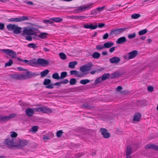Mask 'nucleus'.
Wrapping results in <instances>:
<instances>
[{"instance_id": "obj_42", "label": "nucleus", "mask_w": 158, "mask_h": 158, "mask_svg": "<svg viewBox=\"0 0 158 158\" xmlns=\"http://www.w3.org/2000/svg\"><path fill=\"white\" fill-rule=\"evenodd\" d=\"M39 127L37 126H35L32 127L31 129L30 130V131H32L35 133L38 130Z\"/></svg>"}, {"instance_id": "obj_53", "label": "nucleus", "mask_w": 158, "mask_h": 158, "mask_svg": "<svg viewBox=\"0 0 158 158\" xmlns=\"http://www.w3.org/2000/svg\"><path fill=\"white\" fill-rule=\"evenodd\" d=\"M135 33H134L128 35V36L129 38L131 39L134 38L135 37Z\"/></svg>"}, {"instance_id": "obj_52", "label": "nucleus", "mask_w": 158, "mask_h": 158, "mask_svg": "<svg viewBox=\"0 0 158 158\" xmlns=\"http://www.w3.org/2000/svg\"><path fill=\"white\" fill-rule=\"evenodd\" d=\"M138 102L139 103V104L141 105H145L146 103V101L145 100H141L138 101Z\"/></svg>"}, {"instance_id": "obj_24", "label": "nucleus", "mask_w": 158, "mask_h": 158, "mask_svg": "<svg viewBox=\"0 0 158 158\" xmlns=\"http://www.w3.org/2000/svg\"><path fill=\"white\" fill-rule=\"evenodd\" d=\"M132 153L131 147L130 145L128 146L126 148V156H130Z\"/></svg>"}, {"instance_id": "obj_12", "label": "nucleus", "mask_w": 158, "mask_h": 158, "mask_svg": "<svg viewBox=\"0 0 158 158\" xmlns=\"http://www.w3.org/2000/svg\"><path fill=\"white\" fill-rule=\"evenodd\" d=\"M93 4L91 3L86 6H81L75 10V13H78L81 11H85L86 10H89L92 7Z\"/></svg>"}, {"instance_id": "obj_26", "label": "nucleus", "mask_w": 158, "mask_h": 158, "mask_svg": "<svg viewBox=\"0 0 158 158\" xmlns=\"http://www.w3.org/2000/svg\"><path fill=\"white\" fill-rule=\"evenodd\" d=\"M114 45V43L112 42H107L104 44V48H109Z\"/></svg>"}, {"instance_id": "obj_45", "label": "nucleus", "mask_w": 158, "mask_h": 158, "mask_svg": "<svg viewBox=\"0 0 158 158\" xmlns=\"http://www.w3.org/2000/svg\"><path fill=\"white\" fill-rule=\"evenodd\" d=\"M82 107L84 109L89 110L91 108V107L87 103H85L83 104Z\"/></svg>"}, {"instance_id": "obj_29", "label": "nucleus", "mask_w": 158, "mask_h": 158, "mask_svg": "<svg viewBox=\"0 0 158 158\" xmlns=\"http://www.w3.org/2000/svg\"><path fill=\"white\" fill-rule=\"evenodd\" d=\"M101 54L98 52H94L92 55V57L94 59H98L100 57Z\"/></svg>"}, {"instance_id": "obj_20", "label": "nucleus", "mask_w": 158, "mask_h": 158, "mask_svg": "<svg viewBox=\"0 0 158 158\" xmlns=\"http://www.w3.org/2000/svg\"><path fill=\"white\" fill-rule=\"evenodd\" d=\"M29 61V63H27V64L30 66H35L36 65L38 64V63H37L38 60L36 61L35 58H34L32 60H30Z\"/></svg>"}, {"instance_id": "obj_37", "label": "nucleus", "mask_w": 158, "mask_h": 158, "mask_svg": "<svg viewBox=\"0 0 158 158\" xmlns=\"http://www.w3.org/2000/svg\"><path fill=\"white\" fill-rule=\"evenodd\" d=\"M53 78L55 79L59 80H60V77L59 74L58 73H53L52 76Z\"/></svg>"}, {"instance_id": "obj_21", "label": "nucleus", "mask_w": 158, "mask_h": 158, "mask_svg": "<svg viewBox=\"0 0 158 158\" xmlns=\"http://www.w3.org/2000/svg\"><path fill=\"white\" fill-rule=\"evenodd\" d=\"M141 114L139 112L136 113L134 116L133 120L139 122L140 121V119L141 118Z\"/></svg>"}, {"instance_id": "obj_55", "label": "nucleus", "mask_w": 158, "mask_h": 158, "mask_svg": "<svg viewBox=\"0 0 158 158\" xmlns=\"http://www.w3.org/2000/svg\"><path fill=\"white\" fill-rule=\"evenodd\" d=\"M18 70L19 71H26V72H30L29 71H28V70L27 69H24L21 67H18L17 68Z\"/></svg>"}, {"instance_id": "obj_36", "label": "nucleus", "mask_w": 158, "mask_h": 158, "mask_svg": "<svg viewBox=\"0 0 158 158\" xmlns=\"http://www.w3.org/2000/svg\"><path fill=\"white\" fill-rule=\"evenodd\" d=\"M27 46L29 48H32L34 49H35L38 47L36 44L33 43L29 44L27 45Z\"/></svg>"}, {"instance_id": "obj_15", "label": "nucleus", "mask_w": 158, "mask_h": 158, "mask_svg": "<svg viewBox=\"0 0 158 158\" xmlns=\"http://www.w3.org/2000/svg\"><path fill=\"white\" fill-rule=\"evenodd\" d=\"M138 53V52L137 50H135L130 52L128 53L129 55L128 59L129 60L135 58L136 56Z\"/></svg>"}, {"instance_id": "obj_1", "label": "nucleus", "mask_w": 158, "mask_h": 158, "mask_svg": "<svg viewBox=\"0 0 158 158\" xmlns=\"http://www.w3.org/2000/svg\"><path fill=\"white\" fill-rule=\"evenodd\" d=\"M38 30L37 28H35L33 27H24L23 28V33L22 34V35L23 36H24L25 35H28L25 36V39L28 41H31L32 40V37L31 35L36 36L37 32L36 31Z\"/></svg>"}, {"instance_id": "obj_32", "label": "nucleus", "mask_w": 158, "mask_h": 158, "mask_svg": "<svg viewBox=\"0 0 158 158\" xmlns=\"http://www.w3.org/2000/svg\"><path fill=\"white\" fill-rule=\"evenodd\" d=\"M9 120L8 116H0V122H5Z\"/></svg>"}, {"instance_id": "obj_63", "label": "nucleus", "mask_w": 158, "mask_h": 158, "mask_svg": "<svg viewBox=\"0 0 158 158\" xmlns=\"http://www.w3.org/2000/svg\"><path fill=\"white\" fill-rule=\"evenodd\" d=\"M105 8V6H103L102 7H99L97 8V9L98 11H102L103 9H104Z\"/></svg>"}, {"instance_id": "obj_11", "label": "nucleus", "mask_w": 158, "mask_h": 158, "mask_svg": "<svg viewBox=\"0 0 158 158\" xmlns=\"http://www.w3.org/2000/svg\"><path fill=\"white\" fill-rule=\"evenodd\" d=\"M127 29V28H123L112 30L110 33V35L111 36L113 34L115 35H118Z\"/></svg>"}, {"instance_id": "obj_56", "label": "nucleus", "mask_w": 158, "mask_h": 158, "mask_svg": "<svg viewBox=\"0 0 158 158\" xmlns=\"http://www.w3.org/2000/svg\"><path fill=\"white\" fill-rule=\"evenodd\" d=\"M84 155L83 153H79L77 154H76L75 155V158H79L81 156Z\"/></svg>"}, {"instance_id": "obj_59", "label": "nucleus", "mask_w": 158, "mask_h": 158, "mask_svg": "<svg viewBox=\"0 0 158 158\" xmlns=\"http://www.w3.org/2000/svg\"><path fill=\"white\" fill-rule=\"evenodd\" d=\"M61 84H65L68 83L69 82V81L68 79H65L61 81Z\"/></svg>"}, {"instance_id": "obj_14", "label": "nucleus", "mask_w": 158, "mask_h": 158, "mask_svg": "<svg viewBox=\"0 0 158 158\" xmlns=\"http://www.w3.org/2000/svg\"><path fill=\"white\" fill-rule=\"evenodd\" d=\"M38 64L43 66H45L49 64V61L43 59L39 58L38 59Z\"/></svg>"}, {"instance_id": "obj_64", "label": "nucleus", "mask_w": 158, "mask_h": 158, "mask_svg": "<svg viewBox=\"0 0 158 158\" xmlns=\"http://www.w3.org/2000/svg\"><path fill=\"white\" fill-rule=\"evenodd\" d=\"M5 27V25L3 23H0V30H3Z\"/></svg>"}, {"instance_id": "obj_7", "label": "nucleus", "mask_w": 158, "mask_h": 158, "mask_svg": "<svg viewBox=\"0 0 158 158\" xmlns=\"http://www.w3.org/2000/svg\"><path fill=\"white\" fill-rule=\"evenodd\" d=\"M93 66V63L90 62L81 66L80 69L81 72H84L91 70Z\"/></svg>"}, {"instance_id": "obj_25", "label": "nucleus", "mask_w": 158, "mask_h": 158, "mask_svg": "<svg viewBox=\"0 0 158 158\" xmlns=\"http://www.w3.org/2000/svg\"><path fill=\"white\" fill-rule=\"evenodd\" d=\"M16 25L10 24L7 25V28L9 31H14Z\"/></svg>"}, {"instance_id": "obj_33", "label": "nucleus", "mask_w": 158, "mask_h": 158, "mask_svg": "<svg viewBox=\"0 0 158 158\" xmlns=\"http://www.w3.org/2000/svg\"><path fill=\"white\" fill-rule=\"evenodd\" d=\"M67 73L66 72H63L61 73L60 76V80L64 79L67 76Z\"/></svg>"}, {"instance_id": "obj_61", "label": "nucleus", "mask_w": 158, "mask_h": 158, "mask_svg": "<svg viewBox=\"0 0 158 158\" xmlns=\"http://www.w3.org/2000/svg\"><path fill=\"white\" fill-rule=\"evenodd\" d=\"M154 87L152 86H149L148 87V90L149 91L152 92L153 90Z\"/></svg>"}, {"instance_id": "obj_31", "label": "nucleus", "mask_w": 158, "mask_h": 158, "mask_svg": "<svg viewBox=\"0 0 158 158\" xmlns=\"http://www.w3.org/2000/svg\"><path fill=\"white\" fill-rule=\"evenodd\" d=\"M48 35V34L45 32H41V33L38 37H39L41 39H44L46 38L47 36Z\"/></svg>"}, {"instance_id": "obj_3", "label": "nucleus", "mask_w": 158, "mask_h": 158, "mask_svg": "<svg viewBox=\"0 0 158 158\" xmlns=\"http://www.w3.org/2000/svg\"><path fill=\"white\" fill-rule=\"evenodd\" d=\"M105 24L103 23H98V25L97 23H95L93 25L92 23L89 24H85L82 27L86 29H90L92 30H94L97 28L98 27L99 28H102L105 27Z\"/></svg>"}, {"instance_id": "obj_8", "label": "nucleus", "mask_w": 158, "mask_h": 158, "mask_svg": "<svg viewBox=\"0 0 158 158\" xmlns=\"http://www.w3.org/2000/svg\"><path fill=\"white\" fill-rule=\"evenodd\" d=\"M28 19L29 18L27 16H24L19 18H15L10 19H8V21L10 22H22L23 21L28 20Z\"/></svg>"}, {"instance_id": "obj_57", "label": "nucleus", "mask_w": 158, "mask_h": 158, "mask_svg": "<svg viewBox=\"0 0 158 158\" xmlns=\"http://www.w3.org/2000/svg\"><path fill=\"white\" fill-rule=\"evenodd\" d=\"M17 134L16 132L13 131L11 134L10 136L12 138H15L17 136Z\"/></svg>"}, {"instance_id": "obj_54", "label": "nucleus", "mask_w": 158, "mask_h": 158, "mask_svg": "<svg viewBox=\"0 0 158 158\" xmlns=\"http://www.w3.org/2000/svg\"><path fill=\"white\" fill-rule=\"evenodd\" d=\"M17 74H18V73L11 74L10 75V77H11L12 79H14L17 80Z\"/></svg>"}, {"instance_id": "obj_46", "label": "nucleus", "mask_w": 158, "mask_h": 158, "mask_svg": "<svg viewBox=\"0 0 158 158\" xmlns=\"http://www.w3.org/2000/svg\"><path fill=\"white\" fill-rule=\"evenodd\" d=\"M13 64V61L11 59H10L9 61L6 63L5 65V67H6L7 66H11Z\"/></svg>"}, {"instance_id": "obj_19", "label": "nucleus", "mask_w": 158, "mask_h": 158, "mask_svg": "<svg viewBox=\"0 0 158 158\" xmlns=\"http://www.w3.org/2000/svg\"><path fill=\"white\" fill-rule=\"evenodd\" d=\"M70 75H77V76L79 77H81L84 76V73H82L80 74H78L79 72L77 70H72L70 72Z\"/></svg>"}, {"instance_id": "obj_51", "label": "nucleus", "mask_w": 158, "mask_h": 158, "mask_svg": "<svg viewBox=\"0 0 158 158\" xmlns=\"http://www.w3.org/2000/svg\"><path fill=\"white\" fill-rule=\"evenodd\" d=\"M87 132L91 135H94L95 134V131L92 130H88L87 131Z\"/></svg>"}, {"instance_id": "obj_13", "label": "nucleus", "mask_w": 158, "mask_h": 158, "mask_svg": "<svg viewBox=\"0 0 158 158\" xmlns=\"http://www.w3.org/2000/svg\"><path fill=\"white\" fill-rule=\"evenodd\" d=\"M126 73L125 72H119L117 71L115 72L110 75V78L111 79L115 78L120 77L122 75Z\"/></svg>"}, {"instance_id": "obj_39", "label": "nucleus", "mask_w": 158, "mask_h": 158, "mask_svg": "<svg viewBox=\"0 0 158 158\" xmlns=\"http://www.w3.org/2000/svg\"><path fill=\"white\" fill-rule=\"evenodd\" d=\"M59 56L60 58L63 60H66L67 59V56L63 52H60L59 54Z\"/></svg>"}, {"instance_id": "obj_6", "label": "nucleus", "mask_w": 158, "mask_h": 158, "mask_svg": "<svg viewBox=\"0 0 158 158\" xmlns=\"http://www.w3.org/2000/svg\"><path fill=\"white\" fill-rule=\"evenodd\" d=\"M35 111L37 112H42L43 113H51L52 111L51 109L49 108H47L45 106H39L38 108L34 109Z\"/></svg>"}, {"instance_id": "obj_38", "label": "nucleus", "mask_w": 158, "mask_h": 158, "mask_svg": "<svg viewBox=\"0 0 158 158\" xmlns=\"http://www.w3.org/2000/svg\"><path fill=\"white\" fill-rule=\"evenodd\" d=\"M90 82V81L87 79H83L80 81V84L82 85H85Z\"/></svg>"}, {"instance_id": "obj_41", "label": "nucleus", "mask_w": 158, "mask_h": 158, "mask_svg": "<svg viewBox=\"0 0 158 158\" xmlns=\"http://www.w3.org/2000/svg\"><path fill=\"white\" fill-rule=\"evenodd\" d=\"M148 31L147 29H145L141 30L139 32V35H142L146 34Z\"/></svg>"}, {"instance_id": "obj_28", "label": "nucleus", "mask_w": 158, "mask_h": 158, "mask_svg": "<svg viewBox=\"0 0 158 158\" xmlns=\"http://www.w3.org/2000/svg\"><path fill=\"white\" fill-rule=\"evenodd\" d=\"M77 64V62L76 61L71 62L69 63V67L71 69H74L75 67V65Z\"/></svg>"}, {"instance_id": "obj_44", "label": "nucleus", "mask_w": 158, "mask_h": 158, "mask_svg": "<svg viewBox=\"0 0 158 158\" xmlns=\"http://www.w3.org/2000/svg\"><path fill=\"white\" fill-rule=\"evenodd\" d=\"M43 22L46 24H52L53 23V21L52 18H51L48 20H44Z\"/></svg>"}, {"instance_id": "obj_35", "label": "nucleus", "mask_w": 158, "mask_h": 158, "mask_svg": "<svg viewBox=\"0 0 158 158\" xmlns=\"http://www.w3.org/2000/svg\"><path fill=\"white\" fill-rule=\"evenodd\" d=\"M49 70L48 69H46L42 72L40 73L41 77H43L46 76L49 73Z\"/></svg>"}, {"instance_id": "obj_23", "label": "nucleus", "mask_w": 158, "mask_h": 158, "mask_svg": "<svg viewBox=\"0 0 158 158\" xmlns=\"http://www.w3.org/2000/svg\"><path fill=\"white\" fill-rule=\"evenodd\" d=\"M127 41L126 38L124 36H123L118 38L116 41V42L118 44H121Z\"/></svg>"}, {"instance_id": "obj_5", "label": "nucleus", "mask_w": 158, "mask_h": 158, "mask_svg": "<svg viewBox=\"0 0 158 158\" xmlns=\"http://www.w3.org/2000/svg\"><path fill=\"white\" fill-rule=\"evenodd\" d=\"M1 51L6 54L8 55L13 59L17 57L16 53L12 50L9 49H1Z\"/></svg>"}, {"instance_id": "obj_10", "label": "nucleus", "mask_w": 158, "mask_h": 158, "mask_svg": "<svg viewBox=\"0 0 158 158\" xmlns=\"http://www.w3.org/2000/svg\"><path fill=\"white\" fill-rule=\"evenodd\" d=\"M100 131L103 137L106 139L110 137V134L108 132L107 129L104 128H101L100 129Z\"/></svg>"}, {"instance_id": "obj_49", "label": "nucleus", "mask_w": 158, "mask_h": 158, "mask_svg": "<svg viewBox=\"0 0 158 158\" xmlns=\"http://www.w3.org/2000/svg\"><path fill=\"white\" fill-rule=\"evenodd\" d=\"M63 133V132L62 130H59L56 133V136L58 137H60L62 136Z\"/></svg>"}, {"instance_id": "obj_27", "label": "nucleus", "mask_w": 158, "mask_h": 158, "mask_svg": "<svg viewBox=\"0 0 158 158\" xmlns=\"http://www.w3.org/2000/svg\"><path fill=\"white\" fill-rule=\"evenodd\" d=\"M71 18L74 19H78L82 20L86 18V17L84 16H74L73 15L71 16Z\"/></svg>"}, {"instance_id": "obj_4", "label": "nucleus", "mask_w": 158, "mask_h": 158, "mask_svg": "<svg viewBox=\"0 0 158 158\" xmlns=\"http://www.w3.org/2000/svg\"><path fill=\"white\" fill-rule=\"evenodd\" d=\"M28 143L29 142L27 140L18 139L16 141L15 147L18 148H22L27 145Z\"/></svg>"}, {"instance_id": "obj_62", "label": "nucleus", "mask_w": 158, "mask_h": 158, "mask_svg": "<svg viewBox=\"0 0 158 158\" xmlns=\"http://www.w3.org/2000/svg\"><path fill=\"white\" fill-rule=\"evenodd\" d=\"M109 37V34L107 33H105L103 36V39L104 40L107 39Z\"/></svg>"}, {"instance_id": "obj_58", "label": "nucleus", "mask_w": 158, "mask_h": 158, "mask_svg": "<svg viewBox=\"0 0 158 158\" xmlns=\"http://www.w3.org/2000/svg\"><path fill=\"white\" fill-rule=\"evenodd\" d=\"M54 87L53 84H49L45 87L46 88L48 89H53Z\"/></svg>"}, {"instance_id": "obj_30", "label": "nucleus", "mask_w": 158, "mask_h": 158, "mask_svg": "<svg viewBox=\"0 0 158 158\" xmlns=\"http://www.w3.org/2000/svg\"><path fill=\"white\" fill-rule=\"evenodd\" d=\"M101 77L102 78V80H101L104 81L108 79L110 77V75L109 73H106L104 74Z\"/></svg>"}, {"instance_id": "obj_48", "label": "nucleus", "mask_w": 158, "mask_h": 158, "mask_svg": "<svg viewBox=\"0 0 158 158\" xmlns=\"http://www.w3.org/2000/svg\"><path fill=\"white\" fill-rule=\"evenodd\" d=\"M102 78L101 77H100L98 78H97L96 79L95 81L94 84V85H96L100 83L102 81H103V80H102Z\"/></svg>"}, {"instance_id": "obj_60", "label": "nucleus", "mask_w": 158, "mask_h": 158, "mask_svg": "<svg viewBox=\"0 0 158 158\" xmlns=\"http://www.w3.org/2000/svg\"><path fill=\"white\" fill-rule=\"evenodd\" d=\"M16 116V115L15 114H10L8 117L9 118V120L10 118H13L15 117Z\"/></svg>"}, {"instance_id": "obj_47", "label": "nucleus", "mask_w": 158, "mask_h": 158, "mask_svg": "<svg viewBox=\"0 0 158 158\" xmlns=\"http://www.w3.org/2000/svg\"><path fill=\"white\" fill-rule=\"evenodd\" d=\"M141 16L140 14H134L132 15L131 16V17L132 19H137Z\"/></svg>"}, {"instance_id": "obj_17", "label": "nucleus", "mask_w": 158, "mask_h": 158, "mask_svg": "<svg viewBox=\"0 0 158 158\" xmlns=\"http://www.w3.org/2000/svg\"><path fill=\"white\" fill-rule=\"evenodd\" d=\"M120 58L116 56H114L110 59V61L112 64H117L120 61Z\"/></svg>"}, {"instance_id": "obj_34", "label": "nucleus", "mask_w": 158, "mask_h": 158, "mask_svg": "<svg viewBox=\"0 0 158 158\" xmlns=\"http://www.w3.org/2000/svg\"><path fill=\"white\" fill-rule=\"evenodd\" d=\"M52 19L53 21V23L54 22L57 23L61 22L63 21L62 19L59 17L52 18Z\"/></svg>"}, {"instance_id": "obj_2", "label": "nucleus", "mask_w": 158, "mask_h": 158, "mask_svg": "<svg viewBox=\"0 0 158 158\" xmlns=\"http://www.w3.org/2000/svg\"><path fill=\"white\" fill-rule=\"evenodd\" d=\"M39 75L35 73H32L31 72H27L25 74H17V80H25L29 79L32 77H34Z\"/></svg>"}, {"instance_id": "obj_18", "label": "nucleus", "mask_w": 158, "mask_h": 158, "mask_svg": "<svg viewBox=\"0 0 158 158\" xmlns=\"http://www.w3.org/2000/svg\"><path fill=\"white\" fill-rule=\"evenodd\" d=\"M34 109L27 108L25 111L26 114L29 116H32V115L34 113V111H35Z\"/></svg>"}, {"instance_id": "obj_40", "label": "nucleus", "mask_w": 158, "mask_h": 158, "mask_svg": "<svg viewBox=\"0 0 158 158\" xmlns=\"http://www.w3.org/2000/svg\"><path fill=\"white\" fill-rule=\"evenodd\" d=\"M51 80L50 79H45L44 80L43 84L45 85H48L51 83Z\"/></svg>"}, {"instance_id": "obj_50", "label": "nucleus", "mask_w": 158, "mask_h": 158, "mask_svg": "<svg viewBox=\"0 0 158 158\" xmlns=\"http://www.w3.org/2000/svg\"><path fill=\"white\" fill-rule=\"evenodd\" d=\"M104 48V45H98L96 46V49L98 50H100Z\"/></svg>"}, {"instance_id": "obj_16", "label": "nucleus", "mask_w": 158, "mask_h": 158, "mask_svg": "<svg viewBox=\"0 0 158 158\" xmlns=\"http://www.w3.org/2000/svg\"><path fill=\"white\" fill-rule=\"evenodd\" d=\"M145 148L146 149H152L156 151H158V146L152 143L147 144Z\"/></svg>"}, {"instance_id": "obj_9", "label": "nucleus", "mask_w": 158, "mask_h": 158, "mask_svg": "<svg viewBox=\"0 0 158 158\" xmlns=\"http://www.w3.org/2000/svg\"><path fill=\"white\" fill-rule=\"evenodd\" d=\"M5 144L7 145L9 148H12L13 147H15L16 142L14 141V139H6L5 141Z\"/></svg>"}, {"instance_id": "obj_22", "label": "nucleus", "mask_w": 158, "mask_h": 158, "mask_svg": "<svg viewBox=\"0 0 158 158\" xmlns=\"http://www.w3.org/2000/svg\"><path fill=\"white\" fill-rule=\"evenodd\" d=\"M22 29L23 28L19 27L18 25H16L13 32L15 34H19L23 32Z\"/></svg>"}, {"instance_id": "obj_43", "label": "nucleus", "mask_w": 158, "mask_h": 158, "mask_svg": "<svg viewBox=\"0 0 158 158\" xmlns=\"http://www.w3.org/2000/svg\"><path fill=\"white\" fill-rule=\"evenodd\" d=\"M77 80L76 78H73L70 79L69 81V83L70 85H74L77 83Z\"/></svg>"}]
</instances>
